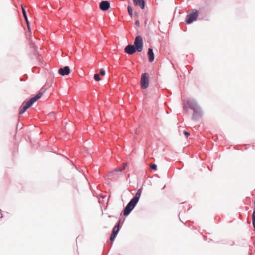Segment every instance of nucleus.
<instances>
[{"label": "nucleus", "mask_w": 255, "mask_h": 255, "mask_svg": "<svg viewBox=\"0 0 255 255\" xmlns=\"http://www.w3.org/2000/svg\"><path fill=\"white\" fill-rule=\"evenodd\" d=\"M134 44L135 48H142L143 47V40L141 36L138 35L135 37L134 40Z\"/></svg>", "instance_id": "nucleus-6"}, {"label": "nucleus", "mask_w": 255, "mask_h": 255, "mask_svg": "<svg viewBox=\"0 0 255 255\" xmlns=\"http://www.w3.org/2000/svg\"><path fill=\"white\" fill-rule=\"evenodd\" d=\"M128 13L129 15L131 17H132L133 13H132V8L131 7V6H130L129 5H128Z\"/></svg>", "instance_id": "nucleus-14"}, {"label": "nucleus", "mask_w": 255, "mask_h": 255, "mask_svg": "<svg viewBox=\"0 0 255 255\" xmlns=\"http://www.w3.org/2000/svg\"><path fill=\"white\" fill-rule=\"evenodd\" d=\"M43 93L39 91L35 97L31 98L27 102H24L19 109V114H23L27 109L30 108L34 103L40 99L43 95Z\"/></svg>", "instance_id": "nucleus-3"}, {"label": "nucleus", "mask_w": 255, "mask_h": 255, "mask_svg": "<svg viewBox=\"0 0 255 255\" xmlns=\"http://www.w3.org/2000/svg\"><path fill=\"white\" fill-rule=\"evenodd\" d=\"M135 24L137 25V26H139V21L138 20H136L135 22Z\"/></svg>", "instance_id": "nucleus-24"}, {"label": "nucleus", "mask_w": 255, "mask_h": 255, "mask_svg": "<svg viewBox=\"0 0 255 255\" xmlns=\"http://www.w3.org/2000/svg\"><path fill=\"white\" fill-rule=\"evenodd\" d=\"M125 48H135V46L134 44L131 45V44H128L127 46H126Z\"/></svg>", "instance_id": "nucleus-19"}, {"label": "nucleus", "mask_w": 255, "mask_h": 255, "mask_svg": "<svg viewBox=\"0 0 255 255\" xmlns=\"http://www.w3.org/2000/svg\"><path fill=\"white\" fill-rule=\"evenodd\" d=\"M25 21L26 22L28 30L30 32H31L30 31V28L29 25V22H28V19H27V17H26V19H25Z\"/></svg>", "instance_id": "nucleus-20"}, {"label": "nucleus", "mask_w": 255, "mask_h": 255, "mask_svg": "<svg viewBox=\"0 0 255 255\" xmlns=\"http://www.w3.org/2000/svg\"><path fill=\"white\" fill-rule=\"evenodd\" d=\"M116 235H115V234H113L112 233V235L111 236V237H110V240L111 242H113L114 241L116 237Z\"/></svg>", "instance_id": "nucleus-16"}, {"label": "nucleus", "mask_w": 255, "mask_h": 255, "mask_svg": "<svg viewBox=\"0 0 255 255\" xmlns=\"http://www.w3.org/2000/svg\"><path fill=\"white\" fill-rule=\"evenodd\" d=\"M70 70L68 66H65L64 68H61L59 69V73L62 75H67L70 73Z\"/></svg>", "instance_id": "nucleus-8"}, {"label": "nucleus", "mask_w": 255, "mask_h": 255, "mask_svg": "<svg viewBox=\"0 0 255 255\" xmlns=\"http://www.w3.org/2000/svg\"><path fill=\"white\" fill-rule=\"evenodd\" d=\"M31 48H37V46L35 45L34 43H31Z\"/></svg>", "instance_id": "nucleus-23"}, {"label": "nucleus", "mask_w": 255, "mask_h": 255, "mask_svg": "<svg viewBox=\"0 0 255 255\" xmlns=\"http://www.w3.org/2000/svg\"><path fill=\"white\" fill-rule=\"evenodd\" d=\"M142 49H125V52L128 54H132L137 50L138 52H141Z\"/></svg>", "instance_id": "nucleus-11"}, {"label": "nucleus", "mask_w": 255, "mask_h": 255, "mask_svg": "<svg viewBox=\"0 0 255 255\" xmlns=\"http://www.w3.org/2000/svg\"><path fill=\"white\" fill-rule=\"evenodd\" d=\"M150 168L152 170H156L157 169V166L155 164H153L150 165Z\"/></svg>", "instance_id": "nucleus-17"}, {"label": "nucleus", "mask_w": 255, "mask_h": 255, "mask_svg": "<svg viewBox=\"0 0 255 255\" xmlns=\"http://www.w3.org/2000/svg\"><path fill=\"white\" fill-rule=\"evenodd\" d=\"M127 166V163H124L123 164V167H121V168H117L116 169H115L113 172L114 171H117V172H121V171H122L123 170H124L126 166Z\"/></svg>", "instance_id": "nucleus-13"}, {"label": "nucleus", "mask_w": 255, "mask_h": 255, "mask_svg": "<svg viewBox=\"0 0 255 255\" xmlns=\"http://www.w3.org/2000/svg\"><path fill=\"white\" fill-rule=\"evenodd\" d=\"M140 84L141 87L142 89H145L148 87L149 84V80L147 74L146 73H144L142 75Z\"/></svg>", "instance_id": "nucleus-5"}, {"label": "nucleus", "mask_w": 255, "mask_h": 255, "mask_svg": "<svg viewBox=\"0 0 255 255\" xmlns=\"http://www.w3.org/2000/svg\"><path fill=\"white\" fill-rule=\"evenodd\" d=\"M183 108L187 110L189 108L192 109L194 111L193 117L197 120L202 115L201 111L196 102L193 100H187L183 101Z\"/></svg>", "instance_id": "nucleus-1"}, {"label": "nucleus", "mask_w": 255, "mask_h": 255, "mask_svg": "<svg viewBox=\"0 0 255 255\" xmlns=\"http://www.w3.org/2000/svg\"><path fill=\"white\" fill-rule=\"evenodd\" d=\"M184 134L186 137H188L190 135V133L186 131H184Z\"/></svg>", "instance_id": "nucleus-22"}, {"label": "nucleus", "mask_w": 255, "mask_h": 255, "mask_svg": "<svg viewBox=\"0 0 255 255\" xmlns=\"http://www.w3.org/2000/svg\"><path fill=\"white\" fill-rule=\"evenodd\" d=\"M133 3L135 5H139L141 9L145 7V1L144 0H133Z\"/></svg>", "instance_id": "nucleus-9"}, {"label": "nucleus", "mask_w": 255, "mask_h": 255, "mask_svg": "<svg viewBox=\"0 0 255 255\" xmlns=\"http://www.w3.org/2000/svg\"><path fill=\"white\" fill-rule=\"evenodd\" d=\"M147 55L148 56L149 61L150 62H153L154 59V54H153V52L152 51V49H148Z\"/></svg>", "instance_id": "nucleus-10"}, {"label": "nucleus", "mask_w": 255, "mask_h": 255, "mask_svg": "<svg viewBox=\"0 0 255 255\" xmlns=\"http://www.w3.org/2000/svg\"><path fill=\"white\" fill-rule=\"evenodd\" d=\"M199 15V11L197 9H192V12L188 14L185 18V22L190 24L196 20Z\"/></svg>", "instance_id": "nucleus-4"}, {"label": "nucleus", "mask_w": 255, "mask_h": 255, "mask_svg": "<svg viewBox=\"0 0 255 255\" xmlns=\"http://www.w3.org/2000/svg\"><path fill=\"white\" fill-rule=\"evenodd\" d=\"M141 192V189H139L137 190L136 193L135 194V196L130 200V201L127 205L124 211V215L125 216L128 215L131 211V210L135 206L140 198Z\"/></svg>", "instance_id": "nucleus-2"}, {"label": "nucleus", "mask_w": 255, "mask_h": 255, "mask_svg": "<svg viewBox=\"0 0 255 255\" xmlns=\"http://www.w3.org/2000/svg\"><path fill=\"white\" fill-rule=\"evenodd\" d=\"M110 7V3L108 1L103 0L100 3V8L103 11L107 10Z\"/></svg>", "instance_id": "nucleus-7"}, {"label": "nucleus", "mask_w": 255, "mask_h": 255, "mask_svg": "<svg viewBox=\"0 0 255 255\" xmlns=\"http://www.w3.org/2000/svg\"><path fill=\"white\" fill-rule=\"evenodd\" d=\"M135 14H137V13L136 12H135Z\"/></svg>", "instance_id": "nucleus-25"}, {"label": "nucleus", "mask_w": 255, "mask_h": 255, "mask_svg": "<svg viewBox=\"0 0 255 255\" xmlns=\"http://www.w3.org/2000/svg\"><path fill=\"white\" fill-rule=\"evenodd\" d=\"M94 79L97 81H100V78L99 75L98 74H95V75H94Z\"/></svg>", "instance_id": "nucleus-15"}, {"label": "nucleus", "mask_w": 255, "mask_h": 255, "mask_svg": "<svg viewBox=\"0 0 255 255\" xmlns=\"http://www.w3.org/2000/svg\"><path fill=\"white\" fill-rule=\"evenodd\" d=\"M120 222L119 221L118 224L115 226V227L113 229L112 233L115 234V235H117L119 231V225H120Z\"/></svg>", "instance_id": "nucleus-12"}, {"label": "nucleus", "mask_w": 255, "mask_h": 255, "mask_svg": "<svg viewBox=\"0 0 255 255\" xmlns=\"http://www.w3.org/2000/svg\"><path fill=\"white\" fill-rule=\"evenodd\" d=\"M100 74L102 76H104L105 75V71L103 69H101L100 70Z\"/></svg>", "instance_id": "nucleus-21"}, {"label": "nucleus", "mask_w": 255, "mask_h": 255, "mask_svg": "<svg viewBox=\"0 0 255 255\" xmlns=\"http://www.w3.org/2000/svg\"><path fill=\"white\" fill-rule=\"evenodd\" d=\"M22 13H23V16L24 17V19H26L27 15H26V11L23 7H22Z\"/></svg>", "instance_id": "nucleus-18"}]
</instances>
